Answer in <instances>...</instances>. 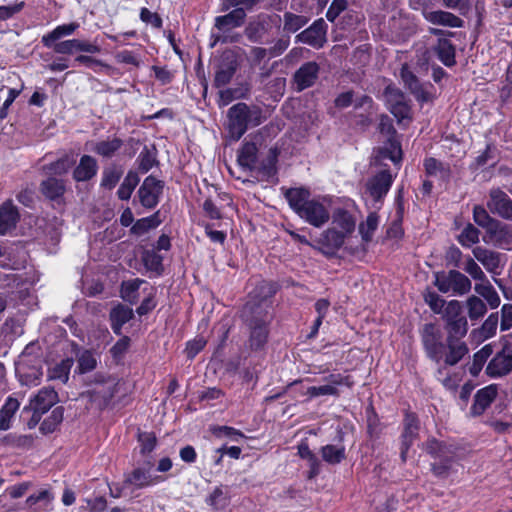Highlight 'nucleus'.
<instances>
[{
    "label": "nucleus",
    "instance_id": "nucleus-22",
    "mask_svg": "<svg viewBox=\"0 0 512 512\" xmlns=\"http://www.w3.org/2000/svg\"><path fill=\"white\" fill-rule=\"evenodd\" d=\"M246 18L244 8L237 7L229 13L215 18V27L219 31L227 32L243 25Z\"/></svg>",
    "mask_w": 512,
    "mask_h": 512
},
{
    "label": "nucleus",
    "instance_id": "nucleus-14",
    "mask_svg": "<svg viewBox=\"0 0 512 512\" xmlns=\"http://www.w3.org/2000/svg\"><path fill=\"white\" fill-rule=\"evenodd\" d=\"M164 183L154 176L146 177L138 190L140 203L149 209L154 208L163 192Z\"/></svg>",
    "mask_w": 512,
    "mask_h": 512
},
{
    "label": "nucleus",
    "instance_id": "nucleus-15",
    "mask_svg": "<svg viewBox=\"0 0 512 512\" xmlns=\"http://www.w3.org/2000/svg\"><path fill=\"white\" fill-rule=\"evenodd\" d=\"M320 72V66L315 61H308L302 64L293 74L292 82L295 85V90L301 92L307 88L312 87Z\"/></svg>",
    "mask_w": 512,
    "mask_h": 512
},
{
    "label": "nucleus",
    "instance_id": "nucleus-62",
    "mask_svg": "<svg viewBox=\"0 0 512 512\" xmlns=\"http://www.w3.org/2000/svg\"><path fill=\"white\" fill-rule=\"evenodd\" d=\"M424 167L428 175L436 176L438 174L447 175L448 169H446L442 162L435 158H428L424 162Z\"/></svg>",
    "mask_w": 512,
    "mask_h": 512
},
{
    "label": "nucleus",
    "instance_id": "nucleus-7",
    "mask_svg": "<svg viewBox=\"0 0 512 512\" xmlns=\"http://www.w3.org/2000/svg\"><path fill=\"white\" fill-rule=\"evenodd\" d=\"M383 96L387 109L397 119L398 123L404 120H412L411 100L406 97L400 88L389 84L384 89Z\"/></svg>",
    "mask_w": 512,
    "mask_h": 512
},
{
    "label": "nucleus",
    "instance_id": "nucleus-38",
    "mask_svg": "<svg viewBox=\"0 0 512 512\" xmlns=\"http://www.w3.org/2000/svg\"><path fill=\"white\" fill-rule=\"evenodd\" d=\"M19 402L13 397H8L3 407L0 409V430H8L10 421L16 411L19 409Z\"/></svg>",
    "mask_w": 512,
    "mask_h": 512
},
{
    "label": "nucleus",
    "instance_id": "nucleus-51",
    "mask_svg": "<svg viewBox=\"0 0 512 512\" xmlns=\"http://www.w3.org/2000/svg\"><path fill=\"white\" fill-rule=\"evenodd\" d=\"M491 354L492 347L490 345H485L473 355V361L469 368V371L473 376H477L479 374Z\"/></svg>",
    "mask_w": 512,
    "mask_h": 512
},
{
    "label": "nucleus",
    "instance_id": "nucleus-43",
    "mask_svg": "<svg viewBox=\"0 0 512 512\" xmlns=\"http://www.w3.org/2000/svg\"><path fill=\"white\" fill-rule=\"evenodd\" d=\"M467 313L470 320H478L482 318L487 312V306L484 301L472 295L466 300Z\"/></svg>",
    "mask_w": 512,
    "mask_h": 512
},
{
    "label": "nucleus",
    "instance_id": "nucleus-49",
    "mask_svg": "<svg viewBox=\"0 0 512 512\" xmlns=\"http://www.w3.org/2000/svg\"><path fill=\"white\" fill-rule=\"evenodd\" d=\"M122 175L123 170L121 167L116 165H110L106 167L102 173L101 186L106 189L114 188Z\"/></svg>",
    "mask_w": 512,
    "mask_h": 512
},
{
    "label": "nucleus",
    "instance_id": "nucleus-18",
    "mask_svg": "<svg viewBox=\"0 0 512 512\" xmlns=\"http://www.w3.org/2000/svg\"><path fill=\"white\" fill-rule=\"evenodd\" d=\"M345 238V233L335 228H329L317 240V243L320 245L319 250L326 256H333L342 247Z\"/></svg>",
    "mask_w": 512,
    "mask_h": 512
},
{
    "label": "nucleus",
    "instance_id": "nucleus-36",
    "mask_svg": "<svg viewBox=\"0 0 512 512\" xmlns=\"http://www.w3.org/2000/svg\"><path fill=\"white\" fill-rule=\"evenodd\" d=\"M138 169L141 173H147L153 166L158 164L157 150L155 146H144L137 158Z\"/></svg>",
    "mask_w": 512,
    "mask_h": 512
},
{
    "label": "nucleus",
    "instance_id": "nucleus-48",
    "mask_svg": "<svg viewBox=\"0 0 512 512\" xmlns=\"http://www.w3.org/2000/svg\"><path fill=\"white\" fill-rule=\"evenodd\" d=\"M2 442L12 448L27 450L33 446L34 437L32 435L8 434L2 438Z\"/></svg>",
    "mask_w": 512,
    "mask_h": 512
},
{
    "label": "nucleus",
    "instance_id": "nucleus-16",
    "mask_svg": "<svg viewBox=\"0 0 512 512\" xmlns=\"http://www.w3.org/2000/svg\"><path fill=\"white\" fill-rule=\"evenodd\" d=\"M420 423L413 413H406L403 421V432L401 434L400 457L403 462L407 459V453L413 442L419 435Z\"/></svg>",
    "mask_w": 512,
    "mask_h": 512
},
{
    "label": "nucleus",
    "instance_id": "nucleus-45",
    "mask_svg": "<svg viewBox=\"0 0 512 512\" xmlns=\"http://www.w3.org/2000/svg\"><path fill=\"white\" fill-rule=\"evenodd\" d=\"M125 482L140 489L151 485L153 483V480L151 478L149 470L136 468L131 472V474L128 475Z\"/></svg>",
    "mask_w": 512,
    "mask_h": 512
},
{
    "label": "nucleus",
    "instance_id": "nucleus-47",
    "mask_svg": "<svg viewBox=\"0 0 512 512\" xmlns=\"http://www.w3.org/2000/svg\"><path fill=\"white\" fill-rule=\"evenodd\" d=\"M64 408L59 406L56 407L50 414L49 417L44 419L40 425V431L43 434H49L56 430L58 425L63 421Z\"/></svg>",
    "mask_w": 512,
    "mask_h": 512
},
{
    "label": "nucleus",
    "instance_id": "nucleus-3",
    "mask_svg": "<svg viewBox=\"0 0 512 512\" xmlns=\"http://www.w3.org/2000/svg\"><path fill=\"white\" fill-rule=\"evenodd\" d=\"M276 293V286L267 281L260 282L249 293L248 300L244 304L240 317L244 324L272 323L271 298Z\"/></svg>",
    "mask_w": 512,
    "mask_h": 512
},
{
    "label": "nucleus",
    "instance_id": "nucleus-44",
    "mask_svg": "<svg viewBox=\"0 0 512 512\" xmlns=\"http://www.w3.org/2000/svg\"><path fill=\"white\" fill-rule=\"evenodd\" d=\"M283 22V30L285 32L295 33L308 23V18L304 15L285 12L283 15Z\"/></svg>",
    "mask_w": 512,
    "mask_h": 512
},
{
    "label": "nucleus",
    "instance_id": "nucleus-19",
    "mask_svg": "<svg viewBox=\"0 0 512 512\" xmlns=\"http://www.w3.org/2000/svg\"><path fill=\"white\" fill-rule=\"evenodd\" d=\"M498 394V385L490 384L478 390L474 396V402L470 408V413L473 416L482 415L485 410L491 405Z\"/></svg>",
    "mask_w": 512,
    "mask_h": 512
},
{
    "label": "nucleus",
    "instance_id": "nucleus-37",
    "mask_svg": "<svg viewBox=\"0 0 512 512\" xmlns=\"http://www.w3.org/2000/svg\"><path fill=\"white\" fill-rule=\"evenodd\" d=\"M145 281L143 279L135 278L128 281H123L121 284V298L129 302L130 304H135L138 301V290Z\"/></svg>",
    "mask_w": 512,
    "mask_h": 512
},
{
    "label": "nucleus",
    "instance_id": "nucleus-58",
    "mask_svg": "<svg viewBox=\"0 0 512 512\" xmlns=\"http://www.w3.org/2000/svg\"><path fill=\"white\" fill-rule=\"evenodd\" d=\"M424 299H425V302L428 304V306L434 313H436V314L444 313V309L447 305L446 301L443 298H441L437 293L427 292L424 295Z\"/></svg>",
    "mask_w": 512,
    "mask_h": 512
},
{
    "label": "nucleus",
    "instance_id": "nucleus-10",
    "mask_svg": "<svg viewBox=\"0 0 512 512\" xmlns=\"http://www.w3.org/2000/svg\"><path fill=\"white\" fill-rule=\"evenodd\" d=\"M400 77L404 86L415 97V99L423 104L433 100V95L428 91L427 87L431 84H422L418 77L410 70L408 64H403L400 70Z\"/></svg>",
    "mask_w": 512,
    "mask_h": 512
},
{
    "label": "nucleus",
    "instance_id": "nucleus-25",
    "mask_svg": "<svg viewBox=\"0 0 512 512\" xmlns=\"http://www.w3.org/2000/svg\"><path fill=\"white\" fill-rule=\"evenodd\" d=\"M58 400V394L53 388L44 387L40 389L35 397L31 400L30 406L32 410L44 414L52 406H54Z\"/></svg>",
    "mask_w": 512,
    "mask_h": 512
},
{
    "label": "nucleus",
    "instance_id": "nucleus-11",
    "mask_svg": "<svg viewBox=\"0 0 512 512\" xmlns=\"http://www.w3.org/2000/svg\"><path fill=\"white\" fill-rule=\"evenodd\" d=\"M484 242L495 247L511 250L512 249V226L496 219L485 231Z\"/></svg>",
    "mask_w": 512,
    "mask_h": 512
},
{
    "label": "nucleus",
    "instance_id": "nucleus-50",
    "mask_svg": "<svg viewBox=\"0 0 512 512\" xmlns=\"http://www.w3.org/2000/svg\"><path fill=\"white\" fill-rule=\"evenodd\" d=\"M333 223L342 229L341 232L345 233V237L354 231L356 225L354 217L346 210L337 211Z\"/></svg>",
    "mask_w": 512,
    "mask_h": 512
},
{
    "label": "nucleus",
    "instance_id": "nucleus-9",
    "mask_svg": "<svg viewBox=\"0 0 512 512\" xmlns=\"http://www.w3.org/2000/svg\"><path fill=\"white\" fill-rule=\"evenodd\" d=\"M512 371V339L504 337L501 349L489 361L486 374L492 378L508 375Z\"/></svg>",
    "mask_w": 512,
    "mask_h": 512
},
{
    "label": "nucleus",
    "instance_id": "nucleus-21",
    "mask_svg": "<svg viewBox=\"0 0 512 512\" xmlns=\"http://www.w3.org/2000/svg\"><path fill=\"white\" fill-rule=\"evenodd\" d=\"M271 323L245 324L249 331L248 343L252 350H261L268 341Z\"/></svg>",
    "mask_w": 512,
    "mask_h": 512
},
{
    "label": "nucleus",
    "instance_id": "nucleus-13",
    "mask_svg": "<svg viewBox=\"0 0 512 512\" xmlns=\"http://www.w3.org/2000/svg\"><path fill=\"white\" fill-rule=\"evenodd\" d=\"M489 211L498 217L512 221V199L500 188H492L487 201Z\"/></svg>",
    "mask_w": 512,
    "mask_h": 512
},
{
    "label": "nucleus",
    "instance_id": "nucleus-17",
    "mask_svg": "<svg viewBox=\"0 0 512 512\" xmlns=\"http://www.w3.org/2000/svg\"><path fill=\"white\" fill-rule=\"evenodd\" d=\"M391 185V173L388 170H383L369 179L366 189L374 201H380L388 193Z\"/></svg>",
    "mask_w": 512,
    "mask_h": 512
},
{
    "label": "nucleus",
    "instance_id": "nucleus-2",
    "mask_svg": "<svg viewBox=\"0 0 512 512\" xmlns=\"http://www.w3.org/2000/svg\"><path fill=\"white\" fill-rule=\"evenodd\" d=\"M284 197L290 208L308 224L320 228L330 218L328 208L317 198H311L306 188H288L284 190Z\"/></svg>",
    "mask_w": 512,
    "mask_h": 512
},
{
    "label": "nucleus",
    "instance_id": "nucleus-20",
    "mask_svg": "<svg viewBox=\"0 0 512 512\" xmlns=\"http://www.w3.org/2000/svg\"><path fill=\"white\" fill-rule=\"evenodd\" d=\"M39 190L45 198L60 203L66 192V182L62 178L50 175L41 181Z\"/></svg>",
    "mask_w": 512,
    "mask_h": 512
},
{
    "label": "nucleus",
    "instance_id": "nucleus-52",
    "mask_svg": "<svg viewBox=\"0 0 512 512\" xmlns=\"http://www.w3.org/2000/svg\"><path fill=\"white\" fill-rule=\"evenodd\" d=\"M77 362V369L80 374L91 372L97 367V359L94 353L90 350H84L79 355Z\"/></svg>",
    "mask_w": 512,
    "mask_h": 512
},
{
    "label": "nucleus",
    "instance_id": "nucleus-6",
    "mask_svg": "<svg viewBox=\"0 0 512 512\" xmlns=\"http://www.w3.org/2000/svg\"><path fill=\"white\" fill-rule=\"evenodd\" d=\"M125 383L113 377H105L97 374L95 376V386L87 391V396L91 403L98 409L106 408L111 400L124 389Z\"/></svg>",
    "mask_w": 512,
    "mask_h": 512
},
{
    "label": "nucleus",
    "instance_id": "nucleus-53",
    "mask_svg": "<svg viewBox=\"0 0 512 512\" xmlns=\"http://www.w3.org/2000/svg\"><path fill=\"white\" fill-rule=\"evenodd\" d=\"M378 222L379 216L377 213L372 212L367 216L366 221L359 225V232L365 242L371 240L374 231L377 229Z\"/></svg>",
    "mask_w": 512,
    "mask_h": 512
},
{
    "label": "nucleus",
    "instance_id": "nucleus-54",
    "mask_svg": "<svg viewBox=\"0 0 512 512\" xmlns=\"http://www.w3.org/2000/svg\"><path fill=\"white\" fill-rule=\"evenodd\" d=\"M479 234L480 231L475 226L468 224L459 235V242L465 247H471L479 241Z\"/></svg>",
    "mask_w": 512,
    "mask_h": 512
},
{
    "label": "nucleus",
    "instance_id": "nucleus-29",
    "mask_svg": "<svg viewBox=\"0 0 512 512\" xmlns=\"http://www.w3.org/2000/svg\"><path fill=\"white\" fill-rule=\"evenodd\" d=\"M97 169V161L92 156L83 155L73 171V178L77 182L88 181L96 175Z\"/></svg>",
    "mask_w": 512,
    "mask_h": 512
},
{
    "label": "nucleus",
    "instance_id": "nucleus-39",
    "mask_svg": "<svg viewBox=\"0 0 512 512\" xmlns=\"http://www.w3.org/2000/svg\"><path fill=\"white\" fill-rule=\"evenodd\" d=\"M321 456L328 464H339L346 458L345 447L342 445H325L321 448Z\"/></svg>",
    "mask_w": 512,
    "mask_h": 512
},
{
    "label": "nucleus",
    "instance_id": "nucleus-24",
    "mask_svg": "<svg viewBox=\"0 0 512 512\" xmlns=\"http://www.w3.org/2000/svg\"><path fill=\"white\" fill-rule=\"evenodd\" d=\"M472 253L475 259L479 261L488 272L494 274L499 273L498 269L501 266L500 253L481 246L473 248Z\"/></svg>",
    "mask_w": 512,
    "mask_h": 512
},
{
    "label": "nucleus",
    "instance_id": "nucleus-64",
    "mask_svg": "<svg viewBox=\"0 0 512 512\" xmlns=\"http://www.w3.org/2000/svg\"><path fill=\"white\" fill-rule=\"evenodd\" d=\"M512 328V304L506 303L501 307V331H507Z\"/></svg>",
    "mask_w": 512,
    "mask_h": 512
},
{
    "label": "nucleus",
    "instance_id": "nucleus-30",
    "mask_svg": "<svg viewBox=\"0 0 512 512\" xmlns=\"http://www.w3.org/2000/svg\"><path fill=\"white\" fill-rule=\"evenodd\" d=\"M258 148L253 142H245L238 151L237 161L239 165L247 170L256 169Z\"/></svg>",
    "mask_w": 512,
    "mask_h": 512
},
{
    "label": "nucleus",
    "instance_id": "nucleus-63",
    "mask_svg": "<svg viewBox=\"0 0 512 512\" xmlns=\"http://www.w3.org/2000/svg\"><path fill=\"white\" fill-rule=\"evenodd\" d=\"M143 262L149 270L159 271L162 269V257L154 251H146L143 255Z\"/></svg>",
    "mask_w": 512,
    "mask_h": 512
},
{
    "label": "nucleus",
    "instance_id": "nucleus-12",
    "mask_svg": "<svg viewBox=\"0 0 512 512\" xmlns=\"http://www.w3.org/2000/svg\"><path fill=\"white\" fill-rule=\"evenodd\" d=\"M327 24L320 18L314 21L308 28L296 35V43L307 44L313 48H322L327 41Z\"/></svg>",
    "mask_w": 512,
    "mask_h": 512
},
{
    "label": "nucleus",
    "instance_id": "nucleus-55",
    "mask_svg": "<svg viewBox=\"0 0 512 512\" xmlns=\"http://www.w3.org/2000/svg\"><path fill=\"white\" fill-rule=\"evenodd\" d=\"M473 219L475 223L484 228L485 231L491 226V224L496 220V218H493L489 215L487 210L480 206L476 205L473 208Z\"/></svg>",
    "mask_w": 512,
    "mask_h": 512
},
{
    "label": "nucleus",
    "instance_id": "nucleus-34",
    "mask_svg": "<svg viewBox=\"0 0 512 512\" xmlns=\"http://www.w3.org/2000/svg\"><path fill=\"white\" fill-rule=\"evenodd\" d=\"M79 27L77 23H69L64 25L57 26L53 31L44 35L42 37V43L45 47L51 48L53 43H55L58 39L69 36L74 33V31Z\"/></svg>",
    "mask_w": 512,
    "mask_h": 512
},
{
    "label": "nucleus",
    "instance_id": "nucleus-1",
    "mask_svg": "<svg viewBox=\"0 0 512 512\" xmlns=\"http://www.w3.org/2000/svg\"><path fill=\"white\" fill-rule=\"evenodd\" d=\"M444 320V338L441 328L434 323H426L420 330L421 343L428 359L439 365L437 374H444L447 367L456 366L469 353L464 338L468 333V321L462 314L459 301L447 303L442 315Z\"/></svg>",
    "mask_w": 512,
    "mask_h": 512
},
{
    "label": "nucleus",
    "instance_id": "nucleus-46",
    "mask_svg": "<svg viewBox=\"0 0 512 512\" xmlns=\"http://www.w3.org/2000/svg\"><path fill=\"white\" fill-rule=\"evenodd\" d=\"M161 223L159 219V212L154 213L149 217H145L137 220L131 227V233L136 235H142L148 232L150 229L156 228Z\"/></svg>",
    "mask_w": 512,
    "mask_h": 512
},
{
    "label": "nucleus",
    "instance_id": "nucleus-8",
    "mask_svg": "<svg viewBox=\"0 0 512 512\" xmlns=\"http://www.w3.org/2000/svg\"><path fill=\"white\" fill-rule=\"evenodd\" d=\"M434 285L442 293L452 291L456 295L467 294L472 287L470 279L457 270L435 272Z\"/></svg>",
    "mask_w": 512,
    "mask_h": 512
},
{
    "label": "nucleus",
    "instance_id": "nucleus-56",
    "mask_svg": "<svg viewBox=\"0 0 512 512\" xmlns=\"http://www.w3.org/2000/svg\"><path fill=\"white\" fill-rule=\"evenodd\" d=\"M499 323V316L498 313H491L487 319L484 321L480 328L481 336L484 339H489L493 337L496 334L497 327Z\"/></svg>",
    "mask_w": 512,
    "mask_h": 512
},
{
    "label": "nucleus",
    "instance_id": "nucleus-35",
    "mask_svg": "<svg viewBox=\"0 0 512 512\" xmlns=\"http://www.w3.org/2000/svg\"><path fill=\"white\" fill-rule=\"evenodd\" d=\"M474 289L477 294L487 301L491 309H495L500 305V296L488 280L483 283H476Z\"/></svg>",
    "mask_w": 512,
    "mask_h": 512
},
{
    "label": "nucleus",
    "instance_id": "nucleus-32",
    "mask_svg": "<svg viewBox=\"0 0 512 512\" xmlns=\"http://www.w3.org/2000/svg\"><path fill=\"white\" fill-rule=\"evenodd\" d=\"M278 153L276 149H270L268 151L267 156L263 159L259 165L256 167L257 174L262 180L268 181L273 178L277 173V163Z\"/></svg>",
    "mask_w": 512,
    "mask_h": 512
},
{
    "label": "nucleus",
    "instance_id": "nucleus-27",
    "mask_svg": "<svg viewBox=\"0 0 512 512\" xmlns=\"http://www.w3.org/2000/svg\"><path fill=\"white\" fill-rule=\"evenodd\" d=\"M133 316L134 312L129 306L118 304L112 308L109 317L113 332L118 336L122 335L123 325L129 322Z\"/></svg>",
    "mask_w": 512,
    "mask_h": 512
},
{
    "label": "nucleus",
    "instance_id": "nucleus-59",
    "mask_svg": "<svg viewBox=\"0 0 512 512\" xmlns=\"http://www.w3.org/2000/svg\"><path fill=\"white\" fill-rule=\"evenodd\" d=\"M306 394L310 398H315L319 396L324 395H331V396H339V390L338 388L334 387L333 385H321V386H311L307 389Z\"/></svg>",
    "mask_w": 512,
    "mask_h": 512
},
{
    "label": "nucleus",
    "instance_id": "nucleus-41",
    "mask_svg": "<svg viewBox=\"0 0 512 512\" xmlns=\"http://www.w3.org/2000/svg\"><path fill=\"white\" fill-rule=\"evenodd\" d=\"M140 178L135 171H129L127 175L125 176L123 182L121 183L117 195L119 199L121 200H129L132 192L136 188V186L139 184Z\"/></svg>",
    "mask_w": 512,
    "mask_h": 512
},
{
    "label": "nucleus",
    "instance_id": "nucleus-23",
    "mask_svg": "<svg viewBox=\"0 0 512 512\" xmlns=\"http://www.w3.org/2000/svg\"><path fill=\"white\" fill-rule=\"evenodd\" d=\"M425 20L434 25L447 26L452 28L463 27L464 21L451 12L437 10V11H423Z\"/></svg>",
    "mask_w": 512,
    "mask_h": 512
},
{
    "label": "nucleus",
    "instance_id": "nucleus-57",
    "mask_svg": "<svg viewBox=\"0 0 512 512\" xmlns=\"http://www.w3.org/2000/svg\"><path fill=\"white\" fill-rule=\"evenodd\" d=\"M207 503L215 509H224L229 503V498L221 487H217L207 498Z\"/></svg>",
    "mask_w": 512,
    "mask_h": 512
},
{
    "label": "nucleus",
    "instance_id": "nucleus-40",
    "mask_svg": "<svg viewBox=\"0 0 512 512\" xmlns=\"http://www.w3.org/2000/svg\"><path fill=\"white\" fill-rule=\"evenodd\" d=\"M74 164L75 160L72 157L65 155L64 157L45 165L43 169L51 176L57 177L66 174Z\"/></svg>",
    "mask_w": 512,
    "mask_h": 512
},
{
    "label": "nucleus",
    "instance_id": "nucleus-5",
    "mask_svg": "<svg viewBox=\"0 0 512 512\" xmlns=\"http://www.w3.org/2000/svg\"><path fill=\"white\" fill-rule=\"evenodd\" d=\"M424 450L435 459L431 464L433 475L440 479H446L451 474L455 462L454 447L432 438L425 443Z\"/></svg>",
    "mask_w": 512,
    "mask_h": 512
},
{
    "label": "nucleus",
    "instance_id": "nucleus-42",
    "mask_svg": "<svg viewBox=\"0 0 512 512\" xmlns=\"http://www.w3.org/2000/svg\"><path fill=\"white\" fill-rule=\"evenodd\" d=\"M73 366V359L66 358L61 362L57 363L55 366L49 369L48 377L53 380H60L63 383H66L69 379V373Z\"/></svg>",
    "mask_w": 512,
    "mask_h": 512
},
{
    "label": "nucleus",
    "instance_id": "nucleus-60",
    "mask_svg": "<svg viewBox=\"0 0 512 512\" xmlns=\"http://www.w3.org/2000/svg\"><path fill=\"white\" fill-rule=\"evenodd\" d=\"M138 441L141 445L142 454L152 452L157 443L156 436L153 432H139Z\"/></svg>",
    "mask_w": 512,
    "mask_h": 512
},
{
    "label": "nucleus",
    "instance_id": "nucleus-61",
    "mask_svg": "<svg viewBox=\"0 0 512 512\" xmlns=\"http://www.w3.org/2000/svg\"><path fill=\"white\" fill-rule=\"evenodd\" d=\"M463 269L474 280L482 282L487 280L485 273L482 271L481 267L475 262L473 258L467 259Z\"/></svg>",
    "mask_w": 512,
    "mask_h": 512
},
{
    "label": "nucleus",
    "instance_id": "nucleus-26",
    "mask_svg": "<svg viewBox=\"0 0 512 512\" xmlns=\"http://www.w3.org/2000/svg\"><path fill=\"white\" fill-rule=\"evenodd\" d=\"M19 217L18 209L11 201L3 203L0 207V235H5L14 229Z\"/></svg>",
    "mask_w": 512,
    "mask_h": 512
},
{
    "label": "nucleus",
    "instance_id": "nucleus-4",
    "mask_svg": "<svg viewBox=\"0 0 512 512\" xmlns=\"http://www.w3.org/2000/svg\"><path fill=\"white\" fill-rule=\"evenodd\" d=\"M227 129L231 139L239 140L248 130V126H258L262 123L261 110L250 108L246 103L239 102L227 112Z\"/></svg>",
    "mask_w": 512,
    "mask_h": 512
},
{
    "label": "nucleus",
    "instance_id": "nucleus-28",
    "mask_svg": "<svg viewBox=\"0 0 512 512\" xmlns=\"http://www.w3.org/2000/svg\"><path fill=\"white\" fill-rule=\"evenodd\" d=\"M238 69L237 60L234 57L225 58L219 65L214 78V85L218 88L227 85Z\"/></svg>",
    "mask_w": 512,
    "mask_h": 512
},
{
    "label": "nucleus",
    "instance_id": "nucleus-31",
    "mask_svg": "<svg viewBox=\"0 0 512 512\" xmlns=\"http://www.w3.org/2000/svg\"><path fill=\"white\" fill-rule=\"evenodd\" d=\"M438 59L447 67H452L456 64L455 60V46L446 38H439L434 48Z\"/></svg>",
    "mask_w": 512,
    "mask_h": 512
},
{
    "label": "nucleus",
    "instance_id": "nucleus-33",
    "mask_svg": "<svg viewBox=\"0 0 512 512\" xmlns=\"http://www.w3.org/2000/svg\"><path fill=\"white\" fill-rule=\"evenodd\" d=\"M122 146L123 141L120 138L114 137L95 142L92 146V151L102 157L111 158Z\"/></svg>",
    "mask_w": 512,
    "mask_h": 512
}]
</instances>
